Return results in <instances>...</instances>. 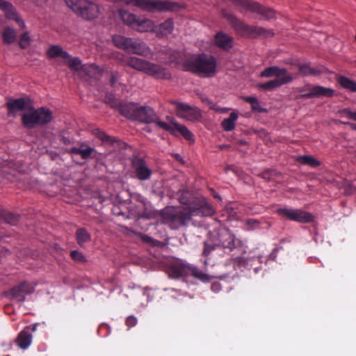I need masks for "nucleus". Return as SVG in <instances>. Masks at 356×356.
<instances>
[{
  "mask_svg": "<svg viewBox=\"0 0 356 356\" xmlns=\"http://www.w3.org/2000/svg\"><path fill=\"white\" fill-rule=\"evenodd\" d=\"M177 198L184 206L182 209L193 216H211L214 213L213 207L204 197L195 196L188 190H179Z\"/></svg>",
  "mask_w": 356,
  "mask_h": 356,
  "instance_id": "1",
  "label": "nucleus"
},
{
  "mask_svg": "<svg viewBox=\"0 0 356 356\" xmlns=\"http://www.w3.org/2000/svg\"><path fill=\"white\" fill-rule=\"evenodd\" d=\"M216 65L215 57L206 54L193 55L183 63L184 71L206 77L212 76L216 73Z\"/></svg>",
  "mask_w": 356,
  "mask_h": 356,
  "instance_id": "2",
  "label": "nucleus"
},
{
  "mask_svg": "<svg viewBox=\"0 0 356 356\" xmlns=\"http://www.w3.org/2000/svg\"><path fill=\"white\" fill-rule=\"evenodd\" d=\"M222 15L229 22L236 33L242 37L256 38L259 37L269 38L273 36V32L271 30L257 26L248 25L227 10H222Z\"/></svg>",
  "mask_w": 356,
  "mask_h": 356,
  "instance_id": "3",
  "label": "nucleus"
},
{
  "mask_svg": "<svg viewBox=\"0 0 356 356\" xmlns=\"http://www.w3.org/2000/svg\"><path fill=\"white\" fill-rule=\"evenodd\" d=\"M259 76L261 78L275 77L274 79L258 85L259 88L266 91H271L288 84L293 80V76L288 72L286 68H281L275 65L266 67L261 72Z\"/></svg>",
  "mask_w": 356,
  "mask_h": 356,
  "instance_id": "4",
  "label": "nucleus"
},
{
  "mask_svg": "<svg viewBox=\"0 0 356 356\" xmlns=\"http://www.w3.org/2000/svg\"><path fill=\"white\" fill-rule=\"evenodd\" d=\"M193 216L180 207L168 206L159 211L160 222L173 230L186 226Z\"/></svg>",
  "mask_w": 356,
  "mask_h": 356,
  "instance_id": "5",
  "label": "nucleus"
},
{
  "mask_svg": "<svg viewBox=\"0 0 356 356\" xmlns=\"http://www.w3.org/2000/svg\"><path fill=\"white\" fill-rule=\"evenodd\" d=\"M53 119L52 112L47 108H35L31 106L29 111L22 115V123L26 129H33L38 126L49 124Z\"/></svg>",
  "mask_w": 356,
  "mask_h": 356,
  "instance_id": "6",
  "label": "nucleus"
},
{
  "mask_svg": "<svg viewBox=\"0 0 356 356\" xmlns=\"http://www.w3.org/2000/svg\"><path fill=\"white\" fill-rule=\"evenodd\" d=\"M113 42L115 46L129 54L146 56L150 52L148 46L139 40L115 35L113 36Z\"/></svg>",
  "mask_w": 356,
  "mask_h": 356,
  "instance_id": "7",
  "label": "nucleus"
},
{
  "mask_svg": "<svg viewBox=\"0 0 356 356\" xmlns=\"http://www.w3.org/2000/svg\"><path fill=\"white\" fill-rule=\"evenodd\" d=\"M233 4L241 13L249 11L256 13L263 19H270L275 17V11L252 0H226Z\"/></svg>",
  "mask_w": 356,
  "mask_h": 356,
  "instance_id": "8",
  "label": "nucleus"
},
{
  "mask_svg": "<svg viewBox=\"0 0 356 356\" xmlns=\"http://www.w3.org/2000/svg\"><path fill=\"white\" fill-rule=\"evenodd\" d=\"M65 1L76 15L87 20L97 17L99 13V6L88 0H65Z\"/></svg>",
  "mask_w": 356,
  "mask_h": 356,
  "instance_id": "9",
  "label": "nucleus"
},
{
  "mask_svg": "<svg viewBox=\"0 0 356 356\" xmlns=\"http://www.w3.org/2000/svg\"><path fill=\"white\" fill-rule=\"evenodd\" d=\"M235 236L227 229L222 230L218 233V242H213L211 240L204 243L202 256L208 257L210 253L213 251L217 246H222L224 248L232 250L235 248Z\"/></svg>",
  "mask_w": 356,
  "mask_h": 356,
  "instance_id": "10",
  "label": "nucleus"
},
{
  "mask_svg": "<svg viewBox=\"0 0 356 356\" xmlns=\"http://www.w3.org/2000/svg\"><path fill=\"white\" fill-rule=\"evenodd\" d=\"M166 119L169 123L159 122V128L168 131L175 137L182 136L186 140L194 142V135L186 126L178 123L172 117L168 116Z\"/></svg>",
  "mask_w": 356,
  "mask_h": 356,
  "instance_id": "11",
  "label": "nucleus"
},
{
  "mask_svg": "<svg viewBox=\"0 0 356 356\" xmlns=\"http://www.w3.org/2000/svg\"><path fill=\"white\" fill-rule=\"evenodd\" d=\"M276 213L283 218L300 223H309L314 220L313 216L310 213L298 209L279 208L276 210Z\"/></svg>",
  "mask_w": 356,
  "mask_h": 356,
  "instance_id": "12",
  "label": "nucleus"
},
{
  "mask_svg": "<svg viewBox=\"0 0 356 356\" xmlns=\"http://www.w3.org/2000/svg\"><path fill=\"white\" fill-rule=\"evenodd\" d=\"M296 91L299 92H305L304 94L298 95L296 97V99H310L320 97H331L334 95V90L330 88H325L321 86H312L310 84L305 85L302 87L296 88Z\"/></svg>",
  "mask_w": 356,
  "mask_h": 356,
  "instance_id": "13",
  "label": "nucleus"
},
{
  "mask_svg": "<svg viewBox=\"0 0 356 356\" xmlns=\"http://www.w3.org/2000/svg\"><path fill=\"white\" fill-rule=\"evenodd\" d=\"M131 165L136 179L140 181H146L150 179L152 171L148 167L144 158L136 154H133L131 158Z\"/></svg>",
  "mask_w": 356,
  "mask_h": 356,
  "instance_id": "14",
  "label": "nucleus"
},
{
  "mask_svg": "<svg viewBox=\"0 0 356 356\" xmlns=\"http://www.w3.org/2000/svg\"><path fill=\"white\" fill-rule=\"evenodd\" d=\"M172 104L175 106L176 115L180 118L188 121H196L201 118L200 111L197 107L177 101L172 102Z\"/></svg>",
  "mask_w": 356,
  "mask_h": 356,
  "instance_id": "15",
  "label": "nucleus"
},
{
  "mask_svg": "<svg viewBox=\"0 0 356 356\" xmlns=\"http://www.w3.org/2000/svg\"><path fill=\"white\" fill-rule=\"evenodd\" d=\"M33 291L34 286L29 282L24 281L13 286L8 292H7V296L11 299H15L18 302H22L25 300V295L31 294Z\"/></svg>",
  "mask_w": 356,
  "mask_h": 356,
  "instance_id": "16",
  "label": "nucleus"
},
{
  "mask_svg": "<svg viewBox=\"0 0 356 356\" xmlns=\"http://www.w3.org/2000/svg\"><path fill=\"white\" fill-rule=\"evenodd\" d=\"M143 72L156 79H170L171 77L170 72L166 68L147 60Z\"/></svg>",
  "mask_w": 356,
  "mask_h": 356,
  "instance_id": "17",
  "label": "nucleus"
},
{
  "mask_svg": "<svg viewBox=\"0 0 356 356\" xmlns=\"http://www.w3.org/2000/svg\"><path fill=\"white\" fill-rule=\"evenodd\" d=\"M135 120L147 124L155 123L157 127L158 122H161L154 111L149 106H138Z\"/></svg>",
  "mask_w": 356,
  "mask_h": 356,
  "instance_id": "18",
  "label": "nucleus"
},
{
  "mask_svg": "<svg viewBox=\"0 0 356 356\" xmlns=\"http://www.w3.org/2000/svg\"><path fill=\"white\" fill-rule=\"evenodd\" d=\"M111 106L118 108L119 112L124 117L135 120L138 106L134 103H120L113 99L111 101Z\"/></svg>",
  "mask_w": 356,
  "mask_h": 356,
  "instance_id": "19",
  "label": "nucleus"
},
{
  "mask_svg": "<svg viewBox=\"0 0 356 356\" xmlns=\"http://www.w3.org/2000/svg\"><path fill=\"white\" fill-rule=\"evenodd\" d=\"M31 105L29 99L18 98L10 99L6 104V106L8 108V115L14 116L17 111L27 110L29 111Z\"/></svg>",
  "mask_w": 356,
  "mask_h": 356,
  "instance_id": "20",
  "label": "nucleus"
},
{
  "mask_svg": "<svg viewBox=\"0 0 356 356\" xmlns=\"http://www.w3.org/2000/svg\"><path fill=\"white\" fill-rule=\"evenodd\" d=\"M0 10H2L7 19L15 21L20 28L24 29V22L19 17L15 7L6 0H0Z\"/></svg>",
  "mask_w": 356,
  "mask_h": 356,
  "instance_id": "21",
  "label": "nucleus"
},
{
  "mask_svg": "<svg viewBox=\"0 0 356 356\" xmlns=\"http://www.w3.org/2000/svg\"><path fill=\"white\" fill-rule=\"evenodd\" d=\"M118 230L123 234L124 235L127 236H138L143 242L145 243H147L152 247H158L161 245V241L154 239L146 234H143L140 232H137L131 229H129V227L121 225L120 226Z\"/></svg>",
  "mask_w": 356,
  "mask_h": 356,
  "instance_id": "22",
  "label": "nucleus"
},
{
  "mask_svg": "<svg viewBox=\"0 0 356 356\" xmlns=\"http://www.w3.org/2000/svg\"><path fill=\"white\" fill-rule=\"evenodd\" d=\"M92 134L105 144L111 145L113 146L114 148H122L125 145V143L122 140L107 135L105 132L99 129H93Z\"/></svg>",
  "mask_w": 356,
  "mask_h": 356,
  "instance_id": "23",
  "label": "nucleus"
},
{
  "mask_svg": "<svg viewBox=\"0 0 356 356\" xmlns=\"http://www.w3.org/2000/svg\"><path fill=\"white\" fill-rule=\"evenodd\" d=\"M214 42L217 47L225 51L229 50L234 46L233 38L222 31L216 34Z\"/></svg>",
  "mask_w": 356,
  "mask_h": 356,
  "instance_id": "24",
  "label": "nucleus"
},
{
  "mask_svg": "<svg viewBox=\"0 0 356 356\" xmlns=\"http://www.w3.org/2000/svg\"><path fill=\"white\" fill-rule=\"evenodd\" d=\"M32 339L33 336L32 334L30 333V327H26L19 333L16 341L17 346L21 349L25 350L30 346Z\"/></svg>",
  "mask_w": 356,
  "mask_h": 356,
  "instance_id": "25",
  "label": "nucleus"
},
{
  "mask_svg": "<svg viewBox=\"0 0 356 356\" xmlns=\"http://www.w3.org/2000/svg\"><path fill=\"white\" fill-rule=\"evenodd\" d=\"M174 29V22L170 18L154 27V33L159 38H163L170 34Z\"/></svg>",
  "mask_w": 356,
  "mask_h": 356,
  "instance_id": "26",
  "label": "nucleus"
},
{
  "mask_svg": "<svg viewBox=\"0 0 356 356\" xmlns=\"http://www.w3.org/2000/svg\"><path fill=\"white\" fill-rule=\"evenodd\" d=\"M64 63L72 70L78 71L81 70L84 72H88V67L81 65V60L77 57H72L70 54L69 58L64 59Z\"/></svg>",
  "mask_w": 356,
  "mask_h": 356,
  "instance_id": "27",
  "label": "nucleus"
},
{
  "mask_svg": "<svg viewBox=\"0 0 356 356\" xmlns=\"http://www.w3.org/2000/svg\"><path fill=\"white\" fill-rule=\"evenodd\" d=\"M136 27L134 28V29H136V31L139 32H148V31H152L154 33V27L155 24L154 22L149 19H140L138 18L136 24Z\"/></svg>",
  "mask_w": 356,
  "mask_h": 356,
  "instance_id": "28",
  "label": "nucleus"
},
{
  "mask_svg": "<svg viewBox=\"0 0 356 356\" xmlns=\"http://www.w3.org/2000/svg\"><path fill=\"white\" fill-rule=\"evenodd\" d=\"M47 55L49 58L61 57L65 59L69 58L70 56V54L64 51L62 47L58 45L51 46L47 51Z\"/></svg>",
  "mask_w": 356,
  "mask_h": 356,
  "instance_id": "29",
  "label": "nucleus"
},
{
  "mask_svg": "<svg viewBox=\"0 0 356 356\" xmlns=\"http://www.w3.org/2000/svg\"><path fill=\"white\" fill-rule=\"evenodd\" d=\"M76 240L80 247H83L85 243L90 241L91 235L86 228H79L76 232Z\"/></svg>",
  "mask_w": 356,
  "mask_h": 356,
  "instance_id": "30",
  "label": "nucleus"
},
{
  "mask_svg": "<svg viewBox=\"0 0 356 356\" xmlns=\"http://www.w3.org/2000/svg\"><path fill=\"white\" fill-rule=\"evenodd\" d=\"M123 62L124 65L138 71L143 72L146 60L137 57L131 56Z\"/></svg>",
  "mask_w": 356,
  "mask_h": 356,
  "instance_id": "31",
  "label": "nucleus"
},
{
  "mask_svg": "<svg viewBox=\"0 0 356 356\" xmlns=\"http://www.w3.org/2000/svg\"><path fill=\"white\" fill-rule=\"evenodd\" d=\"M297 66L298 67L299 72L302 76H317L321 73L320 70L311 67L309 64L298 63Z\"/></svg>",
  "mask_w": 356,
  "mask_h": 356,
  "instance_id": "32",
  "label": "nucleus"
},
{
  "mask_svg": "<svg viewBox=\"0 0 356 356\" xmlns=\"http://www.w3.org/2000/svg\"><path fill=\"white\" fill-rule=\"evenodd\" d=\"M188 270L190 271L191 274L193 277L203 282H210L213 277L202 272L199 268L194 266H188Z\"/></svg>",
  "mask_w": 356,
  "mask_h": 356,
  "instance_id": "33",
  "label": "nucleus"
},
{
  "mask_svg": "<svg viewBox=\"0 0 356 356\" xmlns=\"http://www.w3.org/2000/svg\"><path fill=\"white\" fill-rule=\"evenodd\" d=\"M238 114L232 112L227 118L224 119L221 122V126L225 131H231L235 128V122L238 119Z\"/></svg>",
  "mask_w": 356,
  "mask_h": 356,
  "instance_id": "34",
  "label": "nucleus"
},
{
  "mask_svg": "<svg viewBox=\"0 0 356 356\" xmlns=\"http://www.w3.org/2000/svg\"><path fill=\"white\" fill-rule=\"evenodd\" d=\"M337 81L343 88L352 92H356V82L355 81L341 75L337 78Z\"/></svg>",
  "mask_w": 356,
  "mask_h": 356,
  "instance_id": "35",
  "label": "nucleus"
},
{
  "mask_svg": "<svg viewBox=\"0 0 356 356\" xmlns=\"http://www.w3.org/2000/svg\"><path fill=\"white\" fill-rule=\"evenodd\" d=\"M120 15L122 21L127 24V25L130 26L132 29L136 27V24L138 18L136 17V15L129 13L125 10H120Z\"/></svg>",
  "mask_w": 356,
  "mask_h": 356,
  "instance_id": "36",
  "label": "nucleus"
},
{
  "mask_svg": "<svg viewBox=\"0 0 356 356\" xmlns=\"http://www.w3.org/2000/svg\"><path fill=\"white\" fill-rule=\"evenodd\" d=\"M297 161L303 165H307L313 168H317L321 165V162L312 156L303 155L298 157Z\"/></svg>",
  "mask_w": 356,
  "mask_h": 356,
  "instance_id": "37",
  "label": "nucleus"
},
{
  "mask_svg": "<svg viewBox=\"0 0 356 356\" xmlns=\"http://www.w3.org/2000/svg\"><path fill=\"white\" fill-rule=\"evenodd\" d=\"M2 38L4 43L11 44L16 40V31L10 27H6L2 33Z\"/></svg>",
  "mask_w": 356,
  "mask_h": 356,
  "instance_id": "38",
  "label": "nucleus"
},
{
  "mask_svg": "<svg viewBox=\"0 0 356 356\" xmlns=\"http://www.w3.org/2000/svg\"><path fill=\"white\" fill-rule=\"evenodd\" d=\"M95 151V149L90 147H88L86 149H81L79 147H72L71 149V153L74 154H79L83 159H87L90 157L92 153Z\"/></svg>",
  "mask_w": 356,
  "mask_h": 356,
  "instance_id": "39",
  "label": "nucleus"
},
{
  "mask_svg": "<svg viewBox=\"0 0 356 356\" xmlns=\"http://www.w3.org/2000/svg\"><path fill=\"white\" fill-rule=\"evenodd\" d=\"M188 266L184 265H174L170 268V275L175 278L184 276Z\"/></svg>",
  "mask_w": 356,
  "mask_h": 356,
  "instance_id": "40",
  "label": "nucleus"
},
{
  "mask_svg": "<svg viewBox=\"0 0 356 356\" xmlns=\"http://www.w3.org/2000/svg\"><path fill=\"white\" fill-rule=\"evenodd\" d=\"M19 219V216L15 213H13L6 210L4 211L1 222H5L11 225H15L17 223Z\"/></svg>",
  "mask_w": 356,
  "mask_h": 356,
  "instance_id": "41",
  "label": "nucleus"
},
{
  "mask_svg": "<svg viewBox=\"0 0 356 356\" xmlns=\"http://www.w3.org/2000/svg\"><path fill=\"white\" fill-rule=\"evenodd\" d=\"M72 259L76 262H85L86 261L85 257L78 250H72L70 252Z\"/></svg>",
  "mask_w": 356,
  "mask_h": 356,
  "instance_id": "42",
  "label": "nucleus"
},
{
  "mask_svg": "<svg viewBox=\"0 0 356 356\" xmlns=\"http://www.w3.org/2000/svg\"><path fill=\"white\" fill-rule=\"evenodd\" d=\"M29 40H30V38L29 36V34L27 33H22L20 36L19 46L22 49L26 48L27 47V45L29 44Z\"/></svg>",
  "mask_w": 356,
  "mask_h": 356,
  "instance_id": "43",
  "label": "nucleus"
},
{
  "mask_svg": "<svg viewBox=\"0 0 356 356\" xmlns=\"http://www.w3.org/2000/svg\"><path fill=\"white\" fill-rule=\"evenodd\" d=\"M276 174V171L268 169L261 173V178L267 181H270L272 179L273 176L275 175Z\"/></svg>",
  "mask_w": 356,
  "mask_h": 356,
  "instance_id": "44",
  "label": "nucleus"
},
{
  "mask_svg": "<svg viewBox=\"0 0 356 356\" xmlns=\"http://www.w3.org/2000/svg\"><path fill=\"white\" fill-rule=\"evenodd\" d=\"M137 323L138 320L134 316H129L125 321V324L129 328L134 327Z\"/></svg>",
  "mask_w": 356,
  "mask_h": 356,
  "instance_id": "45",
  "label": "nucleus"
},
{
  "mask_svg": "<svg viewBox=\"0 0 356 356\" xmlns=\"http://www.w3.org/2000/svg\"><path fill=\"white\" fill-rule=\"evenodd\" d=\"M251 108L253 111L259 113H266L267 111L266 108H264L260 106L258 99L251 105Z\"/></svg>",
  "mask_w": 356,
  "mask_h": 356,
  "instance_id": "46",
  "label": "nucleus"
},
{
  "mask_svg": "<svg viewBox=\"0 0 356 356\" xmlns=\"http://www.w3.org/2000/svg\"><path fill=\"white\" fill-rule=\"evenodd\" d=\"M118 78H119V74L117 71H112L111 72L109 83L111 86H114L116 84V83L118 80Z\"/></svg>",
  "mask_w": 356,
  "mask_h": 356,
  "instance_id": "47",
  "label": "nucleus"
},
{
  "mask_svg": "<svg viewBox=\"0 0 356 356\" xmlns=\"http://www.w3.org/2000/svg\"><path fill=\"white\" fill-rule=\"evenodd\" d=\"M346 114V117L350 119L356 121V112L352 111L349 108H345L342 111Z\"/></svg>",
  "mask_w": 356,
  "mask_h": 356,
  "instance_id": "48",
  "label": "nucleus"
},
{
  "mask_svg": "<svg viewBox=\"0 0 356 356\" xmlns=\"http://www.w3.org/2000/svg\"><path fill=\"white\" fill-rule=\"evenodd\" d=\"M246 225L251 229H256L259 227L260 222L255 219H248L246 220Z\"/></svg>",
  "mask_w": 356,
  "mask_h": 356,
  "instance_id": "49",
  "label": "nucleus"
},
{
  "mask_svg": "<svg viewBox=\"0 0 356 356\" xmlns=\"http://www.w3.org/2000/svg\"><path fill=\"white\" fill-rule=\"evenodd\" d=\"M154 292H155L154 290H152L147 287L145 288L143 294L147 296V301L152 300Z\"/></svg>",
  "mask_w": 356,
  "mask_h": 356,
  "instance_id": "50",
  "label": "nucleus"
},
{
  "mask_svg": "<svg viewBox=\"0 0 356 356\" xmlns=\"http://www.w3.org/2000/svg\"><path fill=\"white\" fill-rule=\"evenodd\" d=\"M211 289L212 291L217 293L221 290V285L219 282H213L211 285Z\"/></svg>",
  "mask_w": 356,
  "mask_h": 356,
  "instance_id": "51",
  "label": "nucleus"
},
{
  "mask_svg": "<svg viewBox=\"0 0 356 356\" xmlns=\"http://www.w3.org/2000/svg\"><path fill=\"white\" fill-rule=\"evenodd\" d=\"M244 100L252 105V104H254V102L257 100V98L255 97H245L244 98Z\"/></svg>",
  "mask_w": 356,
  "mask_h": 356,
  "instance_id": "52",
  "label": "nucleus"
},
{
  "mask_svg": "<svg viewBox=\"0 0 356 356\" xmlns=\"http://www.w3.org/2000/svg\"><path fill=\"white\" fill-rule=\"evenodd\" d=\"M210 193L211 195L215 198L218 200L219 201H221V197L216 192V191L213 188H210Z\"/></svg>",
  "mask_w": 356,
  "mask_h": 356,
  "instance_id": "53",
  "label": "nucleus"
},
{
  "mask_svg": "<svg viewBox=\"0 0 356 356\" xmlns=\"http://www.w3.org/2000/svg\"><path fill=\"white\" fill-rule=\"evenodd\" d=\"M201 99L202 102L206 103L208 105H211L213 104L212 102L206 97H202Z\"/></svg>",
  "mask_w": 356,
  "mask_h": 356,
  "instance_id": "54",
  "label": "nucleus"
},
{
  "mask_svg": "<svg viewBox=\"0 0 356 356\" xmlns=\"http://www.w3.org/2000/svg\"><path fill=\"white\" fill-rule=\"evenodd\" d=\"M344 124L348 125L351 129L356 130V124L352 122H344Z\"/></svg>",
  "mask_w": 356,
  "mask_h": 356,
  "instance_id": "55",
  "label": "nucleus"
},
{
  "mask_svg": "<svg viewBox=\"0 0 356 356\" xmlns=\"http://www.w3.org/2000/svg\"><path fill=\"white\" fill-rule=\"evenodd\" d=\"M29 327H30V333L32 334L33 332H35L36 330V327H37L36 325H33L29 326Z\"/></svg>",
  "mask_w": 356,
  "mask_h": 356,
  "instance_id": "56",
  "label": "nucleus"
},
{
  "mask_svg": "<svg viewBox=\"0 0 356 356\" xmlns=\"http://www.w3.org/2000/svg\"><path fill=\"white\" fill-rule=\"evenodd\" d=\"M175 158L176 159L177 161H181V160H182L181 156L178 154H176L175 155Z\"/></svg>",
  "mask_w": 356,
  "mask_h": 356,
  "instance_id": "57",
  "label": "nucleus"
},
{
  "mask_svg": "<svg viewBox=\"0 0 356 356\" xmlns=\"http://www.w3.org/2000/svg\"><path fill=\"white\" fill-rule=\"evenodd\" d=\"M4 209H3L2 208L0 207V222H1V219H2V217H3V215L4 213Z\"/></svg>",
  "mask_w": 356,
  "mask_h": 356,
  "instance_id": "58",
  "label": "nucleus"
},
{
  "mask_svg": "<svg viewBox=\"0 0 356 356\" xmlns=\"http://www.w3.org/2000/svg\"><path fill=\"white\" fill-rule=\"evenodd\" d=\"M203 262H204V266H207L208 264L207 259H204Z\"/></svg>",
  "mask_w": 356,
  "mask_h": 356,
  "instance_id": "59",
  "label": "nucleus"
},
{
  "mask_svg": "<svg viewBox=\"0 0 356 356\" xmlns=\"http://www.w3.org/2000/svg\"><path fill=\"white\" fill-rule=\"evenodd\" d=\"M277 248H275V249L273 250V252H277Z\"/></svg>",
  "mask_w": 356,
  "mask_h": 356,
  "instance_id": "60",
  "label": "nucleus"
}]
</instances>
